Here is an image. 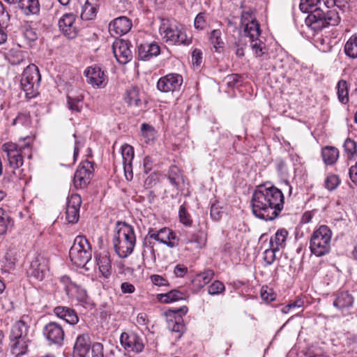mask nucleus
I'll use <instances>...</instances> for the list:
<instances>
[{
	"instance_id": "54",
	"label": "nucleus",
	"mask_w": 357,
	"mask_h": 357,
	"mask_svg": "<svg viewBox=\"0 0 357 357\" xmlns=\"http://www.w3.org/2000/svg\"><path fill=\"white\" fill-rule=\"evenodd\" d=\"M92 357H103V345L99 342H95L91 346Z\"/></svg>"
},
{
	"instance_id": "14",
	"label": "nucleus",
	"mask_w": 357,
	"mask_h": 357,
	"mask_svg": "<svg viewBox=\"0 0 357 357\" xmlns=\"http://www.w3.org/2000/svg\"><path fill=\"white\" fill-rule=\"evenodd\" d=\"M43 334L50 344L61 346L63 343L64 330L61 324L55 321L47 324L43 329Z\"/></svg>"
},
{
	"instance_id": "6",
	"label": "nucleus",
	"mask_w": 357,
	"mask_h": 357,
	"mask_svg": "<svg viewBox=\"0 0 357 357\" xmlns=\"http://www.w3.org/2000/svg\"><path fill=\"white\" fill-rule=\"evenodd\" d=\"M71 261L77 267L84 268L91 259V245L83 236L75 238L69 251Z\"/></svg>"
},
{
	"instance_id": "26",
	"label": "nucleus",
	"mask_w": 357,
	"mask_h": 357,
	"mask_svg": "<svg viewBox=\"0 0 357 357\" xmlns=\"http://www.w3.org/2000/svg\"><path fill=\"white\" fill-rule=\"evenodd\" d=\"M29 326L23 320L17 321L12 327L10 339L13 341L15 339L27 338Z\"/></svg>"
},
{
	"instance_id": "57",
	"label": "nucleus",
	"mask_w": 357,
	"mask_h": 357,
	"mask_svg": "<svg viewBox=\"0 0 357 357\" xmlns=\"http://www.w3.org/2000/svg\"><path fill=\"white\" fill-rule=\"evenodd\" d=\"M142 134L144 137H147L149 139L153 138L154 130L148 124L144 123L141 128Z\"/></svg>"
},
{
	"instance_id": "41",
	"label": "nucleus",
	"mask_w": 357,
	"mask_h": 357,
	"mask_svg": "<svg viewBox=\"0 0 357 357\" xmlns=\"http://www.w3.org/2000/svg\"><path fill=\"white\" fill-rule=\"evenodd\" d=\"M22 36L27 41L28 44L36 41L38 39V34L35 29L29 24H26L22 29Z\"/></svg>"
},
{
	"instance_id": "16",
	"label": "nucleus",
	"mask_w": 357,
	"mask_h": 357,
	"mask_svg": "<svg viewBox=\"0 0 357 357\" xmlns=\"http://www.w3.org/2000/svg\"><path fill=\"white\" fill-rule=\"evenodd\" d=\"M112 50L116 61L121 64H126L132 59L130 43L125 40H116L113 43Z\"/></svg>"
},
{
	"instance_id": "36",
	"label": "nucleus",
	"mask_w": 357,
	"mask_h": 357,
	"mask_svg": "<svg viewBox=\"0 0 357 357\" xmlns=\"http://www.w3.org/2000/svg\"><path fill=\"white\" fill-rule=\"evenodd\" d=\"M13 124L24 128H29L32 126V121L29 112H20L13 119Z\"/></svg>"
},
{
	"instance_id": "7",
	"label": "nucleus",
	"mask_w": 357,
	"mask_h": 357,
	"mask_svg": "<svg viewBox=\"0 0 357 357\" xmlns=\"http://www.w3.org/2000/svg\"><path fill=\"white\" fill-rule=\"evenodd\" d=\"M40 79L39 70L36 65L29 64L24 70L22 74L20 84L27 98H31L36 96Z\"/></svg>"
},
{
	"instance_id": "35",
	"label": "nucleus",
	"mask_w": 357,
	"mask_h": 357,
	"mask_svg": "<svg viewBox=\"0 0 357 357\" xmlns=\"http://www.w3.org/2000/svg\"><path fill=\"white\" fill-rule=\"evenodd\" d=\"M97 13L96 6L92 3L90 0H86L84 5L82 7L81 13V18L83 20H91L96 16Z\"/></svg>"
},
{
	"instance_id": "2",
	"label": "nucleus",
	"mask_w": 357,
	"mask_h": 357,
	"mask_svg": "<svg viewBox=\"0 0 357 357\" xmlns=\"http://www.w3.org/2000/svg\"><path fill=\"white\" fill-rule=\"evenodd\" d=\"M339 0H326L324 6L326 10L320 6L309 10V14L305 19L306 24L315 31H319L327 26H336L340 22V17L335 8H330L337 6Z\"/></svg>"
},
{
	"instance_id": "45",
	"label": "nucleus",
	"mask_w": 357,
	"mask_h": 357,
	"mask_svg": "<svg viewBox=\"0 0 357 357\" xmlns=\"http://www.w3.org/2000/svg\"><path fill=\"white\" fill-rule=\"evenodd\" d=\"M340 184V179L337 175L331 174L325 180V187L328 190H335Z\"/></svg>"
},
{
	"instance_id": "42",
	"label": "nucleus",
	"mask_w": 357,
	"mask_h": 357,
	"mask_svg": "<svg viewBox=\"0 0 357 357\" xmlns=\"http://www.w3.org/2000/svg\"><path fill=\"white\" fill-rule=\"evenodd\" d=\"M123 162H132L134 158V149L132 146L125 144L121 146Z\"/></svg>"
},
{
	"instance_id": "23",
	"label": "nucleus",
	"mask_w": 357,
	"mask_h": 357,
	"mask_svg": "<svg viewBox=\"0 0 357 357\" xmlns=\"http://www.w3.org/2000/svg\"><path fill=\"white\" fill-rule=\"evenodd\" d=\"M17 3L25 15H36L40 11L39 0H17Z\"/></svg>"
},
{
	"instance_id": "10",
	"label": "nucleus",
	"mask_w": 357,
	"mask_h": 357,
	"mask_svg": "<svg viewBox=\"0 0 357 357\" xmlns=\"http://www.w3.org/2000/svg\"><path fill=\"white\" fill-rule=\"evenodd\" d=\"M188 312V307L182 306L180 308L168 310L165 312L167 317L168 328L172 332L178 333V337H181L185 331V326L182 318L183 314Z\"/></svg>"
},
{
	"instance_id": "8",
	"label": "nucleus",
	"mask_w": 357,
	"mask_h": 357,
	"mask_svg": "<svg viewBox=\"0 0 357 357\" xmlns=\"http://www.w3.org/2000/svg\"><path fill=\"white\" fill-rule=\"evenodd\" d=\"M160 32L164 40L170 45H184L191 43V39L188 38L186 33L181 26L163 22L160 27Z\"/></svg>"
},
{
	"instance_id": "28",
	"label": "nucleus",
	"mask_w": 357,
	"mask_h": 357,
	"mask_svg": "<svg viewBox=\"0 0 357 357\" xmlns=\"http://www.w3.org/2000/svg\"><path fill=\"white\" fill-rule=\"evenodd\" d=\"M168 179L176 190H180L183 183V178L181 170L176 166H171L168 171Z\"/></svg>"
},
{
	"instance_id": "47",
	"label": "nucleus",
	"mask_w": 357,
	"mask_h": 357,
	"mask_svg": "<svg viewBox=\"0 0 357 357\" xmlns=\"http://www.w3.org/2000/svg\"><path fill=\"white\" fill-rule=\"evenodd\" d=\"M79 217V211L66 207V218L70 223H75L78 221Z\"/></svg>"
},
{
	"instance_id": "3",
	"label": "nucleus",
	"mask_w": 357,
	"mask_h": 357,
	"mask_svg": "<svg viewBox=\"0 0 357 357\" xmlns=\"http://www.w3.org/2000/svg\"><path fill=\"white\" fill-rule=\"evenodd\" d=\"M119 227L113 238L115 252L121 258H126L134 250L136 238L133 228L127 223H118Z\"/></svg>"
},
{
	"instance_id": "56",
	"label": "nucleus",
	"mask_w": 357,
	"mask_h": 357,
	"mask_svg": "<svg viewBox=\"0 0 357 357\" xmlns=\"http://www.w3.org/2000/svg\"><path fill=\"white\" fill-rule=\"evenodd\" d=\"M151 281L152 283L156 286H168V281L164 278L162 276L159 275H152L150 277Z\"/></svg>"
},
{
	"instance_id": "49",
	"label": "nucleus",
	"mask_w": 357,
	"mask_h": 357,
	"mask_svg": "<svg viewBox=\"0 0 357 357\" xmlns=\"http://www.w3.org/2000/svg\"><path fill=\"white\" fill-rule=\"evenodd\" d=\"M250 45L257 56H261L264 54L263 48L264 45L258 38H255L253 40H250Z\"/></svg>"
},
{
	"instance_id": "32",
	"label": "nucleus",
	"mask_w": 357,
	"mask_h": 357,
	"mask_svg": "<svg viewBox=\"0 0 357 357\" xmlns=\"http://www.w3.org/2000/svg\"><path fill=\"white\" fill-rule=\"evenodd\" d=\"M245 34L250 38V40L258 38L261 33L259 24L255 19H251L250 22L244 24Z\"/></svg>"
},
{
	"instance_id": "61",
	"label": "nucleus",
	"mask_w": 357,
	"mask_h": 357,
	"mask_svg": "<svg viewBox=\"0 0 357 357\" xmlns=\"http://www.w3.org/2000/svg\"><path fill=\"white\" fill-rule=\"evenodd\" d=\"M10 61L12 65H20L21 63L26 64V61L22 53L17 54L16 56H13Z\"/></svg>"
},
{
	"instance_id": "25",
	"label": "nucleus",
	"mask_w": 357,
	"mask_h": 357,
	"mask_svg": "<svg viewBox=\"0 0 357 357\" xmlns=\"http://www.w3.org/2000/svg\"><path fill=\"white\" fill-rule=\"evenodd\" d=\"M288 231L285 229H278L269 241V245L274 250H280L285 247Z\"/></svg>"
},
{
	"instance_id": "9",
	"label": "nucleus",
	"mask_w": 357,
	"mask_h": 357,
	"mask_svg": "<svg viewBox=\"0 0 357 357\" xmlns=\"http://www.w3.org/2000/svg\"><path fill=\"white\" fill-rule=\"evenodd\" d=\"M28 261L29 263V266L26 269L28 275L38 280H43L49 269L47 259L43 255L34 252L29 255Z\"/></svg>"
},
{
	"instance_id": "48",
	"label": "nucleus",
	"mask_w": 357,
	"mask_h": 357,
	"mask_svg": "<svg viewBox=\"0 0 357 357\" xmlns=\"http://www.w3.org/2000/svg\"><path fill=\"white\" fill-rule=\"evenodd\" d=\"M179 220L180 222L186 225L190 226L192 224V220L190 218V215L187 212L185 208L183 206H181L178 211Z\"/></svg>"
},
{
	"instance_id": "13",
	"label": "nucleus",
	"mask_w": 357,
	"mask_h": 357,
	"mask_svg": "<svg viewBox=\"0 0 357 357\" xmlns=\"http://www.w3.org/2000/svg\"><path fill=\"white\" fill-rule=\"evenodd\" d=\"M120 342L125 349L135 353L142 352L144 348L142 333L123 332L121 335Z\"/></svg>"
},
{
	"instance_id": "51",
	"label": "nucleus",
	"mask_w": 357,
	"mask_h": 357,
	"mask_svg": "<svg viewBox=\"0 0 357 357\" xmlns=\"http://www.w3.org/2000/svg\"><path fill=\"white\" fill-rule=\"evenodd\" d=\"M278 251L279 250H274L271 247L269 249L265 250L264 259L268 265H271L275 261L276 259L275 252Z\"/></svg>"
},
{
	"instance_id": "46",
	"label": "nucleus",
	"mask_w": 357,
	"mask_h": 357,
	"mask_svg": "<svg viewBox=\"0 0 357 357\" xmlns=\"http://www.w3.org/2000/svg\"><path fill=\"white\" fill-rule=\"evenodd\" d=\"M225 289V285L222 282L215 280L208 287V292L211 295H216L224 291Z\"/></svg>"
},
{
	"instance_id": "43",
	"label": "nucleus",
	"mask_w": 357,
	"mask_h": 357,
	"mask_svg": "<svg viewBox=\"0 0 357 357\" xmlns=\"http://www.w3.org/2000/svg\"><path fill=\"white\" fill-rule=\"evenodd\" d=\"M225 82L228 87H235L241 85L242 76L238 74H231L225 78Z\"/></svg>"
},
{
	"instance_id": "21",
	"label": "nucleus",
	"mask_w": 357,
	"mask_h": 357,
	"mask_svg": "<svg viewBox=\"0 0 357 357\" xmlns=\"http://www.w3.org/2000/svg\"><path fill=\"white\" fill-rule=\"evenodd\" d=\"M160 52L159 45L154 43L142 44L138 47L139 58L142 60L148 61L153 56H158Z\"/></svg>"
},
{
	"instance_id": "33",
	"label": "nucleus",
	"mask_w": 357,
	"mask_h": 357,
	"mask_svg": "<svg viewBox=\"0 0 357 357\" xmlns=\"http://www.w3.org/2000/svg\"><path fill=\"white\" fill-rule=\"evenodd\" d=\"M14 222L7 212L0 208V235H4L12 229Z\"/></svg>"
},
{
	"instance_id": "38",
	"label": "nucleus",
	"mask_w": 357,
	"mask_h": 357,
	"mask_svg": "<svg viewBox=\"0 0 357 357\" xmlns=\"http://www.w3.org/2000/svg\"><path fill=\"white\" fill-rule=\"evenodd\" d=\"M337 94L340 102L347 104L349 102V91L347 82L345 80H340L337 84Z\"/></svg>"
},
{
	"instance_id": "15",
	"label": "nucleus",
	"mask_w": 357,
	"mask_h": 357,
	"mask_svg": "<svg viewBox=\"0 0 357 357\" xmlns=\"http://www.w3.org/2000/svg\"><path fill=\"white\" fill-rule=\"evenodd\" d=\"M183 84V77L176 73H170L160 77L157 82L158 89L163 93L178 91Z\"/></svg>"
},
{
	"instance_id": "18",
	"label": "nucleus",
	"mask_w": 357,
	"mask_h": 357,
	"mask_svg": "<svg viewBox=\"0 0 357 357\" xmlns=\"http://www.w3.org/2000/svg\"><path fill=\"white\" fill-rule=\"evenodd\" d=\"M84 74L88 82L93 86L100 87L105 81V73L98 66L88 67Z\"/></svg>"
},
{
	"instance_id": "30",
	"label": "nucleus",
	"mask_w": 357,
	"mask_h": 357,
	"mask_svg": "<svg viewBox=\"0 0 357 357\" xmlns=\"http://www.w3.org/2000/svg\"><path fill=\"white\" fill-rule=\"evenodd\" d=\"M157 297L161 303H169L179 300H183L185 298V295L183 292L178 289H173L166 294H158Z\"/></svg>"
},
{
	"instance_id": "39",
	"label": "nucleus",
	"mask_w": 357,
	"mask_h": 357,
	"mask_svg": "<svg viewBox=\"0 0 357 357\" xmlns=\"http://www.w3.org/2000/svg\"><path fill=\"white\" fill-rule=\"evenodd\" d=\"M210 40L216 51L223 48L224 42L222 39V32L220 29H214L211 32Z\"/></svg>"
},
{
	"instance_id": "50",
	"label": "nucleus",
	"mask_w": 357,
	"mask_h": 357,
	"mask_svg": "<svg viewBox=\"0 0 357 357\" xmlns=\"http://www.w3.org/2000/svg\"><path fill=\"white\" fill-rule=\"evenodd\" d=\"M10 21V15L3 3L0 1V25L7 26Z\"/></svg>"
},
{
	"instance_id": "53",
	"label": "nucleus",
	"mask_w": 357,
	"mask_h": 357,
	"mask_svg": "<svg viewBox=\"0 0 357 357\" xmlns=\"http://www.w3.org/2000/svg\"><path fill=\"white\" fill-rule=\"evenodd\" d=\"M206 241L203 232L199 231L196 234H192L191 237L187 241V243H195L198 245H202Z\"/></svg>"
},
{
	"instance_id": "24",
	"label": "nucleus",
	"mask_w": 357,
	"mask_h": 357,
	"mask_svg": "<svg viewBox=\"0 0 357 357\" xmlns=\"http://www.w3.org/2000/svg\"><path fill=\"white\" fill-rule=\"evenodd\" d=\"M354 302V297L348 291H341L337 294L333 305L340 309L344 310L351 307Z\"/></svg>"
},
{
	"instance_id": "44",
	"label": "nucleus",
	"mask_w": 357,
	"mask_h": 357,
	"mask_svg": "<svg viewBox=\"0 0 357 357\" xmlns=\"http://www.w3.org/2000/svg\"><path fill=\"white\" fill-rule=\"evenodd\" d=\"M81 204V197L77 194H73L68 198L66 207L73 208L79 211Z\"/></svg>"
},
{
	"instance_id": "40",
	"label": "nucleus",
	"mask_w": 357,
	"mask_h": 357,
	"mask_svg": "<svg viewBox=\"0 0 357 357\" xmlns=\"http://www.w3.org/2000/svg\"><path fill=\"white\" fill-rule=\"evenodd\" d=\"M343 146L348 158H357V144L354 140L347 138Z\"/></svg>"
},
{
	"instance_id": "34",
	"label": "nucleus",
	"mask_w": 357,
	"mask_h": 357,
	"mask_svg": "<svg viewBox=\"0 0 357 357\" xmlns=\"http://www.w3.org/2000/svg\"><path fill=\"white\" fill-rule=\"evenodd\" d=\"M100 272L107 278L111 275L112 265L109 257L107 255H100L97 259Z\"/></svg>"
},
{
	"instance_id": "11",
	"label": "nucleus",
	"mask_w": 357,
	"mask_h": 357,
	"mask_svg": "<svg viewBox=\"0 0 357 357\" xmlns=\"http://www.w3.org/2000/svg\"><path fill=\"white\" fill-rule=\"evenodd\" d=\"M93 164L91 162L85 160L81 162L77 169L73 183L76 188H84L91 182L93 176Z\"/></svg>"
},
{
	"instance_id": "4",
	"label": "nucleus",
	"mask_w": 357,
	"mask_h": 357,
	"mask_svg": "<svg viewBox=\"0 0 357 357\" xmlns=\"http://www.w3.org/2000/svg\"><path fill=\"white\" fill-rule=\"evenodd\" d=\"M31 142V137H26L23 139L24 144L7 142L2 145V150L6 153L11 168L16 169L23 165V154H26V151H28L29 157L31 156L30 145Z\"/></svg>"
},
{
	"instance_id": "62",
	"label": "nucleus",
	"mask_w": 357,
	"mask_h": 357,
	"mask_svg": "<svg viewBox=\"0 0 357 357\" xmlns=\"http://www.w3.org/2000/svg\"><path fill=\"white\" fill-rule=\"evenodd\" d=\"M188 269L183 265L178 264L175 266L174 273L176 277H183L187 273Z\"/></svg>"
},
{
	"instance_id": "58",
	"label": "nucleus",
	"mask_w": 357,
	"mask_h": 357,
	"mask_svg": "<svg viewBox=\"0 0 357 357\" xmlns=\"http://www.w3.org/2000/svg\"><path fill=\"white\" fill-rule=\"evenodd\" d=\"M123 167L126 180L131 181L133 178L132 162H123Z\"/></svg>"
},
{
	"instance_id": "55",
	"label": "nucleus",
	"mask_w": 357,
	"mask_h": 357,
	"mask_svg": "<svg viewBox=\"0 0 357 357\" xmlns=\"http://www.w3.org/2000/svg\"><path fill=\"white\" fill-rule=\"evenodd\" d=\"M206 24V22L203 13H199L195 17L194 26L197 29L202 30Z\"/></svg>"
},
{
	"instance_id": "17",
	"label": "nucleus",
	"mask_w": 357,
	"mask_h": 357,
	"mask_svg": "<svg viewBox=\"0 0 357 357\" xmlns=\"http://www.w3.org/2000/svg\"><path fill=\"white\" fill-rule=\"evenodd\" d=\"M75 21V15L73 13H66L59 20L60 31L68 38H75L77 34Z\"/></svg>"
},
{
	"instance_id": "60",
	"label": "nucleus",
	"mask_w": 357,
	"mask_h": 357,
	"mask_svg": "<svg viewBox=\"0 0 357 357\" xmlns=\"http://www.w3.org/2000/svg\"><path fill=\"white\" fill-rule=\"evenodd\" d=\"M121 289L123 294H132L135 291V287L132 284L125 282L121 284Z\"/></svg>"
},
{
	"instance_id": "59",
	"label": "nucleus",
	"mask_w": 357,
	"mask_h": 357,
	"mask_svg": "<svg viewBox=\"0 0 357 357\" xmlns=\"http://www.w3.org/2000/svg\"><path fill=\"white\" fill-rule=\"evenodd\" d=\"M202 61V52L200 50L195 49L192 54V61L194 65L199 66Z\"/></svg>"
},
{
	"instance_id": "19",
	"label": "nucleus",
	"mask_w": 357,
	"mask_h": 357,
	"mask_svg": "<svg viewBox=\"0 0 357 357\" xmlns=\"http://www.w3.org/2000/svg\"><path fill=\"white\" fill-rule=\"evenodd\" d=\"M132 27V23L129 18L125 16L114 19L109 23V29L110 31H114L116 34L123 35L128 33Z\"/></svg>"
},
{
	"instance_id": "52",
	"label": "nucleus",
	"mask_w": 357,
	"mask_h": 357,
	"mask_svg": "<svg viewBox=\"0 0 357 357\" xmlns=\"http://www.w3.org/2000/svg\"><path fill=\"white\" fill-rule=\"evenodd\" d=\"M213 271L208 269L199 274L197 278L200 282H202L203 284H206L213 279Z\"/></svg>"
},
{
	"instance_id": "20",
	"label": "nucleus",
	"mask_w": 357,
	"mask_h": 357,
	"mask_svg": "<svg viewBox=\"0 0 357 357\" xmlns=\"http://www.w3.org/2000/svg\"><path fill=\"white\" fill-rule=\"evenodd\" d=\"M91 348L90 337L87 333H83L77 336L74 346V354L79 357H85Z\"/></svg>"
},
{
	"instance_id": "29",
	"label": "nucleus",
	"mask_w": 357,
	"mask_h": 357,
	"mask_svg": "<svg viewBox=\"0 0 357 357\" xmlns=\"http://www.w3.org/2000/svg\"><path fill=\"white\" fill-rule=\"evenodd\" d=\"M124 100L130 107H139L141 105L139 90L136 87H131L127 89Z\"/></svg>"
},
{
	"instance_id": "1",
	"label": "nucleus",
	"mask_w": 357,
	"mask_h": 357,
	"mask_svg": "<svg viewBox=\"0 0 357 357\" xmlns=\"http://www.w3.org/2000/svg\"><path fill=\"white\" fill-rule=\"evenodd\" d=\"M284 204V197L282 192L273 185L257 186L251 200L253 214L264 220L276 219L283 210Z\"/></svg>"
},
{
	"instance_id": "63",
	"label": "nucleus",
	"mask_w": 357,
	"mask_h": 357,
	"mask_svg": "<svg viewBox=\"0 0 357 357\" xmlns=\"http://www.w3.org/2000/svg\"><path fill=\"white\" fill-rule=\"evenodd\" d=\"M349 174L352 182L357 184V162L349 168Z\"/></svg>"
},
{
	"instance_id": "64",
	"label": "nucleus",
	"mask_w": 357,
	"mask_h": 357,
	"mask_svg": "<svg viewBox=\"0 0 357 357\" xmlns=\"http://www.w3.org/2000/svg\"><path fill=\"white\" fill-rule=\"evenodd\" d=\"M153 160L151 158L150 156L145 157L143 161V165L146 173H149L151 170Z\"/></svg>"
},
{
	"instance_id": "27",
	"label": "nucleus",
	"mask_w": 357,
	"mask_h": 357,
	"mask_svg": "<svg viewBox=\"0 0 357 357\" xmlns=\"http://www.w3.org/2000/svg\"><path fill=\"white\" fill-rule=\"evenodd\" d=\"M11 353L15 357H20L28 351V338L15 339L11 341Z\"/></svg>"
},
{
	"instance_id": "22",
	"label": "nucleus",
	"mask_w": 357,
	"mask_h": 357,
	"mask_svg": "<svg viewBox=\"0 0 357 357\" xmlns=\"http://www.w3.org/2000/svg\"><path fill=\"white\" fill-rule=\"evenodd\" d=\"M54 312L56 316L64 319L68 324L70 325H75L79 321V318L76 312L70 307L58 306L54 309Z\"/></svg>"
},
{
	"instance_id": "37",
	"label": "nucleus",
	"mask_w": 357,
	"mask_h": 357,
	"mask_svg": "<svg viewBox=\"0 0 357 357\" xmlns=\"http://www.w3.org/2000/svg\"><path fill=\"white\" fill-rule=\"evenodd\" d=\"M344 52L351 59H357V34L352 35L344 45Z\"/></svg>"
},
{
	"instance_id": "5",
	"label": "nucleus",
	"mask_w": 357,
	"mask_h": 357,
	"mask_svg": "<svg viewBox=\"0 0 357 357\" xmlns=\"http://www.w3.org/2000/svg\"><path fill=\"white\" fill-rule=\"evenodd\" d=\"M332 232L326 225L320 226L311 236L310 249L317 257H321L330 252Z\"/></svg>"
},
{
	"instance_id": "12",
	"label": "nucleus",
	"mask_w": 357,
	"mask_h": 357,
	"mask_svg": "<svg viewBox=\"0 0 357 357\" xmlns=\"http://www.w3.org/2000/svg\"><path fill=\"white\" fill-rule=\"evenodd\" d=\"M148 236L151 238L163 243L170 248H175L178 245V238L168 227H163L159 230L151 228L148 231Z\"/></svg>"
},
{
	"instance_id": "31",
	"label": "nucleus",
	"mask_w": 357,
	"mask_h": 357,
	"mask_svg": "<svg viewBox=\"0 0 357 357\" xmlns=\"http://www.w3.org/2000/svg\"><path fill=\"white\" fill-rule=\"evenodd\" d=\"M322 158L326 165H333L339 158V151L333 146H326L322 149Z\"/></svg>"
}]
</instances>
